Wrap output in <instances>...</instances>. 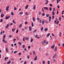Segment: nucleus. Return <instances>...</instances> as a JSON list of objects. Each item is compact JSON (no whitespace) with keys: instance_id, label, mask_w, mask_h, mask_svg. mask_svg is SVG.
Here are the masks:
<instances>
[{"instance_id":"obj_7","label":"nucleus","mask_w":64,"mask_h":64,"mask_svg":"<svg viewBox=\"0 0 64 64\" xmlns=\"http://www.w3.org/2000/svg\"><path fill=\"white\" fill-rule=\"evenodd\" d=\"M2 42H4V43H7V42H6L5 40H4V39H3L2 40Z\"/></svg>"},{"instance_id":"obj_37","label":"nucleus","mask_w":64,"mask_h":64,"mask_svg":"<svg viewBox=\"0 0 64 64\" xmlns=\"http://www.w3.org/2000/svg\"><path fill=\"white\" fill-rule=\"evenodd\" d=\"M32 27H33V26H34V24H33V23L32 22Z\"/></svg>"},{"instance_id":"obj_2","label":"nucleus","mask_w":64,"mask_h":64,"mask_svg":"<svg viewBox=\"0 0 64 64\" xmlns=\"http://www.w3.org/2000/svg\"><path fill=\"white\" fill-rule=\"evenodd\" d=\"M55 47V44H54L52 46H51V48H52V50H54V47Z\"/></svg>"},{"instance_id":"obj_45","label":"nucleus","mask_w":64,"mask_h":64,"mask_svg":"<svg viewBox=\"0 0 64 64\" xmlns=\"http://www.w3.org/2000/svg\"><path fill=\"white\" fill-rule=\"evenodd\" d=\"M59 35L60 37H61V32H60Z\"/></svg>"},{"instance_id":"obj_18","label":"nucleus","mask_w":64,"mask_h":64,"mask_svg":"<svg viewBox=\"0 0 64 64\" xmlns=\"http://www.w3.org/2000/svg\"><path fill=\"white\" fill-rule=\"evenodd\" d=\"M56 56V54H55L53 56V58H55Z\"/></svg>"},{"instance_id":"obj_52","label":"nucleus","mask_w":64,"mask_h":64,"mask_svg":"<svg viewBox=\"0 0 64 64\" xmlns=\"http://www.w3.org/2000/svg\"><path fill=\"white\" fill-rule=\"evenodd\" d=\"M57 7L58 9H59V8H60V6H59L58 5V6Z\"/></svg>"},{"instance_id":"obj_14","label":"nucleus","mask_w":64,"mask_h":64,"mask_svg":"<svg viewBox=\"0 0 64 64\" xmlns=\"http://www.w3.org/2000/svg\"><path fill=\"white\" fill-rule=\"evenodd\" d=\"M32 20L34 21H36V20L35 19V18H34V17H33L32 18Z\"/></svg>"},{"instance_id":"obj_36","label":"nucleus","mask_w":64,"mask_h":64,"mask_svg":"<svg viewBox=\"0 0 64 64\" xmlns=\"http://www.w3.org/2000/svg\"><path fill=\"white\" fill-rule=\"evenodd\" d=\"M42 16H44L45 15V14H44V13H42Z\"/></svg>"},{"instance_id":"obj_48","label":"nucleus","mask_w":64,"mask_h":64,"mask_svg":"<svg viewBox=\"0 0 64 64\" xmlns=\"http://www.w3.org/2000/svg\"><path fill=\"white\" fill-rule=\"evenodd\" d=\"M59 0H57V4H58L59 3Z\"/></svg>"},{"instance_id":"obj_46","label":"nucleus","mask_w":64,"mask_h":64,"mask_svg":"<svg viewBox=\"0 0 64 64\" xmlns=\"http://www.w3.org/2000/svg\"><path fill=\"white\" fill-rule=\"evenodd\" d=\"M25 24H28V22L26 21L25 22Z\"/></svg>"},{"instance_id":"obj_32","label":"nucleus","mask_w":64,"mask_h":64,"mask_svg":"<svg viewBox=\"0 0 64 64\" xmlns=\"http://www.w3.org/2000/svg\"><path fill=\"white\" fill-rule=\"evenodd\" d=\"M37 56H36L35 58H34V60L35 61H36V60H37Z\"/></svg>"},{"instance_id":"obj_15","label":"nucleus","mask_w":64,"mask_h":64,"mask_svg":"<svg viewBox=\"0 0 64 64\" xmlns=\"http://www.w3.org/2000/svg\"><path fill=\"white\" fill-rule=\"evenodd\" d=\"M8 59V57H5L4 58V60L6 61Z\"/></svg>"},{"instance_id":"obj_50","label":"nucleus","mask_w":64,"mask_h":64,"mask_svg":"<svg viewBox=\"0 0 64 64\" xmlns=\"http://www.w3.org/2000/svg\"><path fill=\"white\" fill-rule=\"evenodd\" d=\"M21 53H19L18 54V55L19 56H20V55H21Z\"/></svg>"},{"instance_id":"obj_8","label":"nucleus","mask_w":64,"mask_h":64,"mask_svg":"<svg viewBox=\"0 0 64 64\" xmlns=\"http://www.w3.org/2000/svg\"><path fill=\"white\" fill-rule=\"evenodd\" d=\"M6 52H8L9 51V50L8 49V48H6Z\"/></svg>"},{"instance_id":"obj_24","label":"nucleus","mask_w":64,"mask_h":64,"mask_svg":"<svg viewBox=\"0 0 64 64\" xmlns=\"http://www.w3.org/2000/svg\"><path fill=\"white\" fill-rule=\"evenodd\" d=\"M11 60H10L7 63V64H9L11 63Z\"/></svg>"},{"instance_id":"obj_43","label":"nucleus","mask_w":64,"mask_h":64,"mask_svg":"<svg viewBox=\"0 0 64 64\" xmlns=\"http://www.w3.org/2000/svg\"><path fill=\"white\" fill-rule=\"evenodd\" d=\"M49 9H50V11H51L52 10V8H51V7H50L49 8Z\"/></svg>"},{"instance_id":"obj_4","label":"nucleus","mask_w":64,"mask_h":64,"mask_svg":"<svg viewBox=\"0 0 64 64\" xmlns=\"http://www.w3.org/2000/svg\"><path fill=\"white\" fill-rule=\"evenodd\" d=\"M49 21L50 22H51V16H50L48 17Z\"/></svg>"},{"instance_id":"obj_10","label":"nucleus","mask_w":64,"mask_h":64,"mask_svg":"<svg viewBox=\"0 0 64 64\" xmlns=\"http://www.w3.org/2000/svg\"><path fill=\"white\" fill-rule=\"evenodd\" d=\"M28 6H29V5H27L26 6L25 8L26 9H28Z\"/></svg>"},{"instance_id":"obj_63","label":"nucleus","mask_w":64,"mask_h":64,"mask_svg":"<svg viewBox=\"0 0 64 64\" xmlns=\"http://www.w3.org/2000/svg\"><path fill=\"white\" fill-rule=\"evenodd\" d=\"M64 10H63L62 12V14H64Z\"/></svg>"},{"instance_id":"obj_38","label":"nucleus","mask_w":64,"mask_h":64,"mask_svg":"<svg viewBox=\"0 0 64 64\" xmlns=\"http://www.w3.org/2000/svg\"><path fill=\"white\" fill-rule=\"evenodd\" d=\"M11 15L12 16H13V15H14V13L13 12H12L11 13Z\"/></svg>"},{"instance_id":"obj_5","label":"nucleus","mask_w":64,"mask_h":64,"mask_svg":"<svg viewBox=\"0 0 64 64\" xmlns=\"http://www.w3.org/2000/svg\"><path fill=\"white\" fill-rule=\"evenodd\" d=\"M57 46H55L54 48V51H55V52H56V51H57Z\"/></svg>"},{"instance_id":"obj_31","label":"nucleus","mask_w":64,"mask_h":64,"mask_svg":"<svg viewBox=\"0 0 64 64\" xmlns=\"http://www.w3.org/2000/svg\"><path fill=\"white\" fill-rule=\"evenodd\" d=\"M33 38H31L30 40V42H33Z\"/></svg>"},{"instance_id":"obj_35","label":"nucleus","mask_w":64,"mask_h":64,"mask_svg":"<svg viewBox=\"0 0 64 64\" xmlns=\"http://www.w3.org/2000/svg\"><path fill=\"white\" fill-rule=\"evenodd\" d=\"M6 37V36L5 35H4V36L3 37V39H5V38Z\"/></svg>"},{"instance_id":"obj_19","label":"nucleus","mask_w":64,"mask_h":64,"mask_svg":"<svg viewBox=\"0 0 64 64\" xmlns=\"http://www.w3.org/2000/svg\"><path fill=\"white\" fill-rule=\"evenodd\" d=\"M46 17H49V14H46Z\"/></svg>"},{"instance_id":"obj_55","label":"nucleus","mask_w":64,"mask_h":64,"mask_svg":"<svg viewBox=\"0 0 64 64\" xmlns=\"http://www.w3.org/2000/svg\"><path fill=\"white\" fill-rule=\"evenodd\" d=\"M22 31H24V30H24V28H22Z\"/></svg>"},{"instance_id":"obj_58","label":"nucleus","mask_w":64,"mask_h":64,"mask_svg":"<svg viewBox=\"0 0 64 64\" xmlns=\"http://www.w3.org/2000/svg\"><path fill=\"white\" fill-rule=\"evenodd\" d=\"M18 30H17L16 31V33H18Z\"/></svg>"},{"instance_id":"obj_57","label":"nucleus","mask_w":64,"mask_h":64,"mask_svg":"<svg viewBox=\"0 0 64 64\" xmlns=\"http://www.w3.org/2000/svg\"><path fill=\"white\" fill-rule=\"evenodd\" d=\"M3 21V19H2L0 20V22H2Z\"/></svg>"},{"instance_id":"obj_60","label":"nucleus","mask_w":64,"mask_h":64,"mask_svg":"<svg viewBox=\"0 0 64 64\" xmlns=\"http://www.w3.org/2000/svg\"><path fill=\"white\" fill-rule=\"evenodd\" d=\"M50 7H52V6H53V5H52L51 4H50Z\"/></svg>"},{"instance_id":"obj_53","label":"nucleus","mask_w":64,"mask_h":64,"mask_svg":"<svg viewBox=\"0 0 64 64\" xmlns=\"http://www.w3.org/2000/svg\"><path fill=\"white\" fill-rule=\"evenodd\" d=\"M17 52L16 51H15L14 52V54H16V53H17Z\"/></svg>"},{"instance_id":"obj_25","label":"nucleus","mask_w":64,"mask_h":64,"mask_svg":"<svg viewBox=\"0 0 64 64\" xmlns=\"http://www.w3.org/2000/svg\"><path fill=\"white\" fill-rule=\"evenodd\" d=\"M4 16V14H2L1 15V17H2V18Z\"/></svg>"},{"instance_id":"obj_23","label":"nucleus","mask_w":64,"mask_h":64,"mask_svg":"<svg viewBox=\"0 0 64 64\" xmlns=\"http://www.w3.org/2000/svg\"><path fill=\"white\" fill-rule=\"evenodd\" d=\"M46 3L45 4L46 5H47V4H48V0H46Z\"/></svg>"},{"instance_id":"obj_13","label":"nucleus","mask_w":64,"mask_h":64,"mask_svg":"<svg viewBox=\"0 0 64 64\" xmlns=\"http://www.w3.org/2000/svg\"><path fill=\"white\" fill-rule=\"evenodd\" d=\"M22 26V24H20V25L19 26V28H21V27Z\"/></svg>"},{"instance_id":"obj_39","label":"nucleus","mask_w":64,"mask_h":64,"mask_svg":"<svg viewBox=\"0 0 64 64\" xmlns=\"http://www.w3.org/2000/svg\"><path fill=\"white\" fill-rule=\"evenodd\" d=\"M36 20L38 21H39V20H40V18H36Z\"/></svg>"},{"instance_id":"obj_6","label":"nucleus","mask_w":64,"mask_h":64,"mask_svg":"<svg viewBox=\"0 0 64 64\" xmlns=\"http://www.w3.org/2000/svg\"><path fill=\"white\" fill-rule=\"evenodd\" d=\"M9 25L8 24H7L6 26L5 27V28H6V29H7V28L9 27Z\"/></svg>"},{"instance_id":"obj_54","label":"nucleus","mask_w":64,"mask_h":64,"mask_svg":"<svg viewBox=\"0 0 64 64\" xmlns=\"http://www.w3.org/2000/svg\"><path fill=\"white\" fill-rule=\"evenodd\" d=\"M52 19H54V16H52Z\"/></svg>"},{"instance_id":"obj_64","label":"nucleus","mask_w":64,"mask_h":64,"mask_svg":"<svg viewBox=\"0 0 64 64\" xmlns=\"http://www.w3.org/2000/svg\"><path fill=\"white\" fill-rule=\"evenodd\" d=\"M42 64H45V61H44L42 62Z\"/></svg>"},{"instance_id":"obj_21","label":"nucleus","mask_w":64,"mask_h":64,"mask_svg":"<svg viewBox=\"0 0 64 64\" xmlns=\"http://www.w3.org/2000/svg\"><path fill=\"white\" fill-rule=\"evenodd\" d=\"M23 12H20L19 13L20 15H22L23 14Z\"/></svg>"},{"instance_id":"obj_41","label":"nucleus","mask_w":64,"mask_h":64,"mask_svg":"<svg viewBox=\"0 0 64 64\" xmlns=\"http://www.w3.org/2000/svg\"><path fill=\"white\" fill-rule=\"evenodd\" d=\"M55 8H54L53 9V10L52 11V12H54L55 11Z\"/></svg>"},{"instance_id":"obj_34","label":"nucleus","mask_w":64,"mask_h":64,"mask_svg":"<svg viewBox=\"0 0 64 64\" xmlns=\"http://www.w3.org/2000/svg\"><path fill=\"white\" fill-rule=\"evenodd\" d=\"M52 14L53 16H54V15H55V13L54 12H52Z\"/></svg>"},{"instance_id":"obj_12","label":"nucleus","mask_w":64,"mask_h":64,"mask_svg":"<svg viewBox=\"0 0 64 64\" xmlns=\"http://www.w3.org/2000/svg\"><path fill=\"white\" fill-rule=\"evenodd\" d=\"M12 22L14 23V24H16V22H15V21L14 20H12Z\"/></svg>"},{"instance_id":"obj_11","label":"nucleus","mask_w":64,"mask_h":64,"mask_svg":"<svg viewBox=\"0 0 64 64\" xmlns=\"http://www.w3.org/2000/svg\"><path fill=\"white\" fill-rule=\"evenodd\" d=\"M44 9L45 10H48V8L47 7H44Z\"/></svg>"},{"instance_id":"obj_56","label":"nucleus","mask_w":64,"mask_h":64,"mask_svg":"<svg viewBox=\"0 0 64 64\" xmlns=\"http://www.w3.org/2000/svg\"><path fill=\"white\" fill-rule=\"evenodd\" d=\"M31 48V46H29L28 47V49H30V48Z\"/></svg>"},{"instance_id":"obj_16","label":"nucleus","mask_w":64,"mask_h":64,"mask_svg":"<svg viewBox=\"0 0 64 64\" xmlns=\"http://www.w3.org/2000/svg\"><path fill=\"white\" fill-rule=\"evenodd\" d=\"M56 20H54V23L56 24V21H57L58 20V19L57 18H56Z\"/></svg>"},{"instance_id":"obj_40","label":"nucleus","mask_w":64,"mask_h":64,"mask_svg":"<svg viewBox=\"0 0 64 64\" xmlns=\"http://www.w3.org/2000/svg\"><path fill=\"white\" fill-rule=\"evenodd\" d=\"M25 14H26V15H29V14H28V12H26L25 13Z\"/></svg>"},{"instance_id":"obj_30","label":"nucleus","mask_w":64,"mask_h":64,"mask_svg":"<svg viewBox=\"0 0 64 64\" xmlns=\"http://www.w3.org/2000/svg\"><path fill=\"white\" fill-rule=\"evenodd\" d=\"M58 23H59V21L58 20V21H57V22L56 23V25H58Z\"/></svg>"},{"instance_id":"obj_62","label":"nucleus","mask_w":64,"mask_h":64,"mask_svg":"<svg viewBox=\"0 0 64 64\" xmlns=\"http://www.w3.org/2000/svg\"><path fill=\"white\" fill-rule=\"evenodd\" d=\"M61 17H60L59 18V20H60V21H61Z\"/></svg>"},{"instance_id":"obj_44","label":"nucleus","mask_w":64,"mask_h":64,"mask_svg":"<svg viewBox=\"0 0 64 64\" xmlns=\"http://www.w3.org/2000/svg\"><path fill=\"white\" fill-rule=\"evenodd\" d=\"M42 8V12H45V11H44V10L43 9V8Z\"/></svg>"},{"instance_id":"obj_17","label":"nucleus","mask_w":64,"mask_h":64,"mask_svg":"<svg viewBox=\"0 0 64 64\" xmlns=\"http://www.w3.org/2000/svg\"><path fill=\"white\" fill-rule=\"evenodd\" d=\"M36 8V6L34 5L33 6V8L34 10H35Z\"/></svg>"},{"instance_id":"obj_61","label":"nucleus","mask_w":64,"mask_h":64,"mask_svg":"<svg viewBox=\"0 0 64 64\" xmlns=\"http://www.w3.org/2000/svg\"><path fill=\"white\" fill-rule=\"evenodd\" d=\"M44 43H46V40H44Z\"/></svg>"},{"instance_id":"obj_9","label":"nucleus","mask_w":64,"mask_h":64,"mask_svg":"<svg viewBox=\"0 0 64 64\" xmlns=\"http://www.w3.org/2000/svg\"><path fill=\"white\" fill-rule=\"evenodd\" d=\"M32 28L31 27V26H30L29 27V30L30 31H31L32 30L31 28Z\"/></svg>"},{"instance_id":"obj_33","label":"nucleus","mask_w":64,"mask_h":64,"mask_svg":"<svg viewBox=\"0 0 64 64\" xmlns=\"http://www.w3.org/2000/svg\"><path fill=\"white\" fill-rule=\"evenodd\" d=\"M12 32H14V31H15V30L14 28H12Z\"/></svg>"},{"instance_id":"obj_42","label":"nucleus","mask_w":64,"mask_h":64,"mask_svg":"<svg viewBox=\"0 0 64 64\" xmlns=\"http://www.w3.org/2000/svg\"><path fill=\"white\" fill-rule=\"evenodd\" d=\"M36 31H37V30H34L33 31V33H35V32H36Z\"/></svg>"},{"instance_id":"obj_51","label":"nucleus","mask_w":64,"mask_h":64,"mask_svg":"<svg viewBox=\"0 0 64 64\" xmlns=\"http://www.w3.org/2000/svg\"><path fill=\"white\" fill-rule=\"evenodd\" d=\"M48 64H50V61L48 60Z\"/></svg>"},{"instance_id":"obj_47","label":"nucleus","mask_w":64,"mask_h":64,"mask_svg":"<svg viewBox=\"0 0 64 64\" xmlns=\"http://www.w3.org/2000/svg\"><path fill=\"white\" fill-rule=\"evenodd\" d=\"M43 27H42L41 28V31H43Z\"/></svg>"},{"instance_id":"obj_1","label":"nucleus","mask_w":64,"mask_h":64,"mask_svg":"<svg viewBox=\"0 0 64 64\" xmlns=\"http://www.w3.org/2000/svg\"><path fill=\"white\" fill-rule=\"evenodd\" d=\"M9 6H8L6 7V11H9Z\"/></svg>"},{"instance_id":"obj_49","label":"nucleus","mask_w":64,"mask_h":64,"mask_svg":"<svg viewBox=\"0 0 64 64\" xmlns=\"http://www.w3.org/2000/svg\"><path fill=\"white\" fill-rule=\"evenodd\" d=\"M17 10V8H16V7H14V10Z\"/></svg>"},{"instance_id":"obj_59","label":"nucleus","mask_w":64,"mask_h":64,"mask_svg":"<svg viewBox=\"0 0 64 64\" xmlns=\"http://www.w3.org/2000/svg\"><path fill=\"white\" fill-rule=\"evenodd\" d=\"M38 14H39V15H41V12H39V13H38Z\"/></svg>"},{"instance_id":"obj_20","label":"nucleus","mask_w":64,"mask_h":64,"mask_svg":"<svg viewBox=\"0 0 64 64\" xmlns=\"http://www.w3.org/2000/svg\"><path fill=\"white\" fill-rule=\"evenodd\" d=\"M33 54L34 55H36V53H35V51H34L33 52Z\"/></svg>"},{"instance_id":"obj_28","label":"nucleus","mask_w":64,"mask_h":64,"mask_svg":"<svg viewBox=\"0 0 64 64\" xmlns=\"http://www.w3.org/2000/svg\"><path fill=\"white\" fill-rule=\"evenodd\" d=\"M25 45L23 44L22 46V47L23 48H25Z\"/></svg>"},{"instance_id":"obj_27","label":"nucleus","mask_w":64,"mask_h":64,"mask_svg":"<svg viewBox=\"0 0 64 64\" xmlns=\"http://www.w3.org/2000/svg\"><path fill=\"white\" fill-rule=\"evenodd\" d=\"M25 39L26 40H28V39H29V38L26 37L25 38Z\"/></svg>"},{"instance_id":"obj_3","label":"nucleus","mask_w":64,"mask_h":64,"mask_svg":"<svg viewBox=\"0 0 64 64\" xmlns=\"http://www.w3.org/2000/svg\"><path fill=\"white\" fill-rule=\"evenodd\" d=\"M10 18V16H8V17L6 16L5 18V19H6V20H7V19H8L9 18Z\"/></svg>"},{"instance_id":"obj_29","label":"nucleus","mask_w":64,"mask_h":64,"mask_svg":"<svg viewBox=\"0 0 64 64\" xmlns=\"http://www.w3.org/2000/svg\"><path fill=\"white\" fill-rule=\"evenodd\" d=\"M48 30V28H46L44 29V30L45 31H47Z\"/></svg>"},{"instance_id":"obj_22","label":"nucleus","mask_w":64,"mask_h":64,"mask_svg":"<svg viewBox=\"0 0 64 64\" xmlns=\"http://www.w3.org/2000/svg\"><path fill=\"white\" fill-rule=\"evenodd\" d=\"M50 34H47L46 37H49V36H50Z\"/></svg>"},{"instance_id":"obj_26","label":"nucleus","mask_w":64,"mask_h":64,"mask_svg":"<svg viewBox=\"0 0 64 64\" xmlns=\"http://www.w3.org/2000/svg\"><path fill=\"white\" fill-rule=\"evenodd\" d=\"M25 37L24 36L22 38V40L23 41H25Z\"/></svg>"}]
</instances>
